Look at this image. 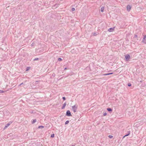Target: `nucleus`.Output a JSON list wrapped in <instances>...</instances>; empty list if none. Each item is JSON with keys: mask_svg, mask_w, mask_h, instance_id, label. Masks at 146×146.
<instances>
[{"mask_svg": "<svg viewBox=\"0 0 146 146\" xmlns=\"http://www.w3.org/2000/svg\"><path fill=\"white\" fill-rule=\"evenodd\" d=\"M127 11L129 12L130 11L131 9V7L129 5H127Z\"/></svg>", "mask_w": 146, "mask_h": 146, "instance_id": "nucleus-5", "label": "nucleus"}, {"mask_svg": "<svg viewBox=\"0 0 146 146\" xmlns=\"http://www.w3.org/2000/svg\"><path fill=\"white\" fill-rule=\"evenodd\" d=\"M104 9V7L103 6L102 7L101 9V12H103Z\"/></svg>", "mask_w": 146, "mask_h": 146, "instance_id": "nucleus-11", "label": "nucleus"}, {"mask_svg": "<svg viewBox=\"0 0 146 146\" xmlns=\"http://www.w3.org/2000/svg\"><path fill=\"white\" fill-rule=\"evenodd\" d=\"M58 60L59 61H60L62 60V59L61 58H59L58 59Z\"/></svg>", "mask_w": 146, "mask_h": 146, "instance_id": "nucleus-23", "label": "nucleus"}, {"mask_svg": "<svg viewBox=\"0 0 146 146\" xmlns=\"http://www.w3.org/2000/svg\"><path fill=\"white\" fill-rule=\"evenodd\" d=\"M23 84V83H22L20 84L19 86H21V85H22Z\"/></svg>", "mask_w": 146, "mask_h": 146, "instance_id": "nucleus-27", "label": "nucleus"}, {"mask_svg": "<svg viewBox=\"0 0 146 146\" xmlns=\"http://www.w3.org/2000/svg\"><path fill=\"white\" fill-rule=\"evenodd\" d=\"M142 42L145 43H146V35L143 38Z\"/></svg>", "mask_w": 146, "mask_h": 146, "instance_id": "nucleus-6", "label": "nucleus"}, {"mask_svg": "<svg viewBox=\"0 0 146 146\" xmlns=\"http://www.w3.org/2000/svg\"><path fill=\"white\" fill-rule=\"evenodd\" d=\"M38 60V58H35L33 60L34 61H35V60Z\"/></svg>", "mask_w": 146, "mask_h": 146, "instance_id": "nucleus-18", "label": "nucleus"}, {"mask_svg": "<svg viewBox=\"0 0 146 146\" xmlns=\"http://www.w3.org/2000/svg\"><path fill=\"white\" fill-rule=\"evenodd\" d=\"M137 36V35H135V37H136Z\"/></svg>", "mask_w": 146, "mask_h": 146, "instance_id": "nucleus-28", "label": "nucleus"}, {"mask_svg": "<svg viewBox=\"0 0 146 146\" xmlns=\"http://www.w3.org/2000/svg\"><path fill=\"white\" fill-rule=\"evenodd\" d=\"M77 108V106L76 105H75L72 106V109L74 113H75L76 111Z\"/></svg>", "mask_w": 146, "mask_h": 146, "instance_id": "nucleus-1", "label": "nucleus"}, {"mask_svg": "<svg viewBox=\"0 0 146 146\" xmlns=\"http://www.w3.org/2000/svg\"><path fill=\"white\" fill-rule=\"evenodd\" d=\"M131 83H129L127 84V85L128 86H131Z\"/></svg>", "mask_w": 146, "mask_h": 146, "instance_id": "nucleus-17", "label": "nucleus"}, {"mask_svg": "<svg viewBox=\"0 0 146 146\" xmlns=\"http://www.w3.org/2000/svg\"><path fill=\"white\" fill-rule=\"evenodd\" d=\"M108 75H109V73L104 74H103V75L104 76H107Z\"/></svg>", "mask_w": 146, "mask_h": 146, "instance_id": "nucleus-16", "label": "nucleus"}, {"mask_svg": "<svg viewBox=\"0 0 146 146\" xmlns=\"http://www.w3.org/2000/svg\"><path fill=\"white\" fill-rule=\"evenodd\" d=\"M62 98L63 100H65L66 99L65 97H63Z\"/></svg>", "mask_w": 146, "mask_h": 146, "instance_id": "nucleus-21", "label": "nucleus"}, {"mask_svg": "<svg viewBox=\"0 0 146 146\" xmlns=\"http://www.w3.org/2000/svg\"><path fill=\"white\" fill-rule=\"evenodd\" d=\"M107 110L108 111L111 112L112 111V109L111 108H107Z\"/></svg>", "mask_w": 146, "mask_h": 146, "instance_id": "nucleus-8", "label": "nucleus"}, {"mask_svg": "<svg viewBox=\"0 0 146 146\" xmlns=\"http://www.w3.org/2000/svg\"><path fill=\"white\" fill-rule=\"evenodd\" d=\"M125 57L126 61H128L130 58V57L129 54H127L125 55Z\"/></svg>", "mask_w": 146, "mask_h": 146, "instance_id": "nucleus-2", "label": "nucleus"}, {"mask_svg": "<svg viewBox=\"0 0 146 146\" xmlns=\"http://www.w3.org/2000/svg\"><path fill=\"white\" fill-rule=\"evenodd\" d=\"M107 115V113H104L103 114V115L104 116H105Z\"/></svg>", "mask_w": 146, "mask_h": 146, "instance_id": "nucleus-24", "label": "nucleus"}, {"mask_svg": "<svg viewBox=\"0 0 146 146\" xmlns=\"http://www.w3.org/2000/svg\"><path fill=\"white\" fill-rule=\"evenodd\" d=\"M113 74V72H111V73H109V75H110V74Z\"/></svg>", "mask_w": 146, "mask_h": 146, "instance_id": "nucleus-26", "label": "nucleus"}, {"mask_svg": "<svg viewBox=\"0 0 146 146\" xmlns=\"http://www.w3.org/2000/svg\"><path fill=\"white\" fill-rule=\"evenodd\" d=\"M108 137L110 138H112L113 137V136L111 135H109V136H108Z\"/></svg>", "mask_w": 146, "mask_h": 146, "instance_id": "nucleus-19", "label": "nucleus"}, {"mask_svg": "<svg viewBox=\"0 0 146 146\" xmlns=\"http://www.w3.org/2000/svg\"><path fill=\"white\" fill-rule=\"evenodd\" d=\"M9 123H10L11 124L12 123V122H10Z\"/></svg>", "mask_w": 146, "mask_h": 146, "instance_id": "nucleus-30", "label": "nucleus"}, {"mask_svg": "<svg viewBox=\"0 0 146 146\" xmlns=\"http://www.w3.org/2000/svg\"><path fill=\"white\" fill-rule=\"evenodd\" d=\"M69 121H68V120H67V121H66L65 123V124L66 125V124H68L69 123Z\"/></svg>", "mask_w": 146, "mask_h": 146, "instance_id": "nucleus-15", "label": "nucleus"}, {"mask_svg": "<svg viewBox=\"0 0 146 146\" xmlns=\"http://www.w3.org/2000/svg\"><path fill=\"white\" fill-rule=\"evenodd\" d=\"M54 136V134L53 133L51 134L50 137L51 138H53Z\"/></svg>", "mask_w": 146, "mask_h": 146, "instance_id": "nucleus-13", "label": "nucleus"}, {"mask_svg": "<svg viewBox=\"0 0 146 146\" xmlns=\"http://www.w3.org/2000/svg\"><path fill=\"white\" fill-rule=\"evenodd\" d=\"M72 146H74V145H72Z\"/></svg>", "mask_w": 146, "mask_h": 146, "instance_id": "nucleus-32", "label": "nucleus"}, {"mask_svg": "<svg viewBox=\"0 0 146 146\" xmlns=\"http://www.w3.org/2000/svg\"><path fill=\"white\" fill-rule=\"evenodd\" d=\"M66 115L68 116H72V115L71 113V112L69 110H68L67 111Z\"/></svg>", "mask_w": 146, "mask_h": 146, "instance_id": "nucleus-3", "label": "nucleus"}, {"mask_svg": "<svg viewBox=\"0 0 146 146\" xmlns=\"http://www.w3.org/2000/svg\"><path fill=\"white\" fill-rule=\"evenodd\" d=\"M75 9L74 8H72V11H75Z\"/></svg>", "mask_w": 146, "mask_h": 146, "instance_id": "nucleus-22", "label": "nucleus"}, {"mask_svg": "<svg viewBox=\"0 0 146 146\" xmlns=\"http://www.w3.org/2000/svg\"><path fill=\"white\" fill-rule=\"evenodd\" d=\"M66 102L64 103L63 104V106H62V107L61 108V109H64V108L65 106H66Z\"/></svg>", "mask_w": 146, "mask_h": 146, "instance_id": "nucleus-7", "label": "nucleus"}, {"mask_svg": "<svg viewBox=\"0 0 146 146\" xmlns=\"http://www.w3.org/2000/svg\"><path fill=\"white\" fill-rule=\"evenodd\" d=\"M10 124V123H7L4 129H6L7 127Z\"/></svg>", "mask_w": 146, "mask_h": 146, "instance_id": "nucleus-9", "label": "nucleus"}, {"mask_svg": "<svg viewBox=\"0 0 146 146\" xmlns=\"http://www.w3.org/2000/svg\"><path fill=\"white\" fill-rule=\"evenodd\" d=\"M44 127L42 125L38 127V128H43Z\"/></svg>", "mask_w": 146, "mask_h": 146, "instance_id": "nucleus-14", "label": "nucleus"}, {"mask_svg": "<svg viewBox=\"0 0 146 146\" xmlns=\"http://www.w3.org/2000/svg\"><path fill=\"white\" fill-rule=\"evenodd\" d=\"M66 69H67V68H65L64 69V70H66Z\"/></svg>", "mask_w": 146, "mask_h": 146, "instance_id": "nucleus-29", "label": "nucleus"}, {"mask_svg": "<svg viewBox=\"0 0 146 146\" xmlns=\"http://www.w3.org/2000/svg\"><path fill=\"white\" fill-rule=\"evenodd\" d=\"M36 121V119H35L33 120L32 121V124H33L35 123Z\"/></svg>", "mask_w": 146, "mask_h": 146, "instance_id": "nucleus-12", "label": "nucleus"}, {"mask_svg": "<svg viewBox=\"0 0 146 146\" xmlns=\"http://www.w3.org/2000/svg\"><path fill=\"white\" fill-rule=\"evenodd\" d=\"M4 92V91L0 90V93H3Z\"/></svg>", "mask_w": 146, "mask_h": 146, "instance_id": "nucleus-20", "label": "nucleus"}, {"mask_svg": "<svg viewBox=\"0 0 146 146\" xmlns=\"http://www.w3.org/2000/svg\"><path fill=\"white\" fill-rule=\"evenodd\" d=\"M93 35L94 36H96V33H93Z\"/></svg>", "mask_w": 146, "mask_h": 146, "instance_id": "nucleus-25", "label": "nucleus"}, {"mask_svg": "<svg viewBox=\"0 0 146 146\" xmlns=\"http://www.w3.org/2000/svg\"><path fill=\"white\" fill-rule=\"evenodd\" d=\"M114 27L110 28L108 29V31L109 32H112L114 31Z\"/></svg>", "mask_w": 146, "mask_h": 146, "instance_id": "nucleus-4", "label": "nucleus"}, {"mask_svg": "<svg viewBox=\"0 0 146 146\" xmlns=\"http://www.w3.org/2000/svg\"><path fill=\"white\" fill-rule=\"evenodd\" d=\"M28 70V69H27L26 70V71Z\"/></svg>", "mask_w": 146, "mask_h": 146, "instance_id": "nucleus-31", "label": "nucleus"}, {"mask_svg": "<svg viewBox=\"0 0 146 146\" xmlns=\"http://www.w3.org/2000/svg\"><path fill=\"white\" fill-rule=\"evenodd\" d=\"M130 134V131H128V133L126 135H125L123 137V138H124L125 137L127 136H128Z\"/></svg>", "mask_w": 146, "mask_h": 146, "instance_id": "nucleus-10", "label": "nucleus"}]
</instances>
